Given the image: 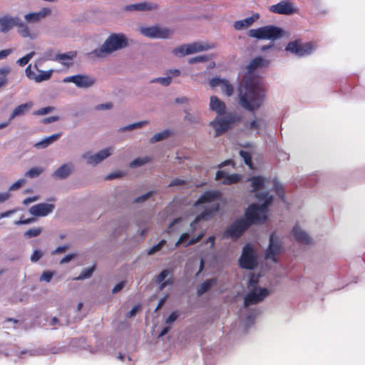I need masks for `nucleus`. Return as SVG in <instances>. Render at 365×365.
Returning a JSON list of instances; mask_svg holds the SVG:
<instances>
[{
    "label": "nucleus",
    "instance_id": "5701e85b",
    "mask_svg": "<svg viewBox=\"0 0 365 365\" xmlns=\"http://www.w3.org/2000/svg\"><path fill=\"white\" fill-rule=\"evenodd\" d=\"M187 46L188 50L187 51V53L192 54L197 52L212 49L215 48L216 45L215 43L195 42L187 44Z\"/></svg>",
    "mask_w": 365,
    "mask_h": 365
},
{
    "label": "nucleus",
    "instance_id": "37998d69",
    "mask_svg": "<svg viewBox=\"0 0 365 365\" xmlns=\"http://www.w3.org/2000/svg\"><path fill=\"white\" fill-rule=\"evenodd\" d=\"M43 232L42 227H34L24 232V236L29 238L38 236Z\"/></svg>",
    "mask_w": 365,
    "mask_h": 365
},
{
    "label": "nucleus",
    "instance_id": "ddd939ff",
    "mask_svg": "<svg viewBox=\"0 0 365 365\" xmlns=\"http://www.w3.org/2000/svg\"><path fill=\"white\" fill-rule=\"evenodd\" d=\"M282 247L278 238L272 233L269 237V247L266 251V258L276 262L275 256L282 252Z\"/></svg>",
    "mask_w": 365,
    "mask_h": 365
},
{
    "label": "nucleus",
    "instance_id": "a19ab883",
    "mask_svg": "<svg viewBox=\"0 0 365 365\" xmlns=\"http://www.w3.org/2000/svg\"><path fill=\"white\" fill-rule=\"evenodd\" d=\"M221 90L227 96H231L234 92L233 86L227 80L221 86Z\"/></svg>",
    "mask_w": 365,
    "mask_h": 365
},
{
    "label": "nucleus",
    "instance_id": "e433bc0d",
    "mask_svg": "<svg viewBox=\"0 0 365 365\" xmlns=\"http://www.w3.org/2000/svg\"><path fill=\"white\" fill-rule=\"evenodd\" d=\"M170 135V131L169 130H165L161 132H159L158 133H155L154 135L152 136V138L150 139V143H155L159 141H161L168 137H169Z\"/></svg>",
    "mask_w": 365,
    "mask_h": 365
},
{
    "label": "nucleus",
    "instance_id": "9b49d317",
    "mask_svg": "<svg viewBox=\"0 0 365 365\" xmlns=\"http://www.w3.org/2000/svg\"><path fill=\"white\" fill-rule=\"evenodd\" d=\"M269 292L266 288L255 287L250 291L244 299V307L247 308L252 304L259 303L268 296Z\"/></svg>",
    "mask_w": 365,
    "mask_h": 365
},
{
    "label": "nucleus",
    "instance_id": "6e6d98bb",
    "mask_svg": "<svg viewBox=\"0 0 365 365\" xmlns=\"http://www.w3.org/2000/svg\"><path fill=\"white\" fill-rule=\"evenodd\" d=\"M113 107V104L110 102L98 104L95 106L94 109L96 110H110Z\"/></svg>",
    "mask_w": 365,
    "mask_h": 365
},
{
    "label": "nucleus",
    "instance_id": "f3484780",
    "mask_svg": "<svg viewBox=\"0 0 365 365\" xmlns=\"http://www.w3.org/2000/svg\"><path fill=\"white\" fill-rule=\"evenodd\" d=\"M51 14V9L48 8H42L36 12L28 13L24 16V19L28 23H37Z\"/></svg>",
    "mask_w": 365,
    "mask_h": 365
},
{
    "label": "nucleus",
    "instance_id": "e2e57ef3",
    "mask_svg": "<svg viewBox=\"0 0 365 365\" xmlns=\"http://www.w3.org/2000/svg\"><path fill=\"white\" fill-rule=\"evenodd\" d=\"M186 181L182 179L175 178L170 181L168 186L169 187H175V186H181L185 185Z\"/></svg>",
    "mask_w": 365,
    "mask_h": 365
},
{
    "label": "nucleus",
    "instance_id": "dca6fc26",
    "mask_svg": "<svg viewBox=\"0 0 365 365\" xmlns=\"http://www.w3.org/2000/svg\"><path fill=\"white\" fill-rule=\"evenodd\" d=\"M17 16H11L9 14L0 17V32L6 34L15 27L18 22Z\"/></svg>",
    "mask_w": 365,
    "mask_h": 365
},
{
    "label": "nucleus",
    "instance_id": "5fc2aeb1",
    "mask_svg": "<svg viewBox=\"0 0 365 365\" xmlns=\"http://www.w3.org/2000/svg\"><path fill=\"white\" fill-rule=\"evenodd\" d=\"M68 324V320H66L65 322H63L61 320L58 319L57 317H53L49 322V325L52 327H62Z\"/></svg>",
    "mask_w": 365,
    "mask_h": 365
},
{
    "label": "nucleus",
    "instance_id": "7ed1b4c3",
    "mask_svg": "<svg viewBox=\"0 0 365 365\" xmlns=\"http://www.w3.org/2000/svg\"><path fill=\"white\" fill-rule=\"evenodd\" d=\"M128 41L123 33L111 34L103 43L93 51L92 53L97 58H103L113 52L126 48Z\"/></svg>",
    "mask_w": 365,
    "mask_h": 365
},
{
    "label": "nucleus",
    "instance_id": "603ef678",
    "mask_svg": "<svg viewBox=\"0 0 365 365\" xmlns=\"http://www.w3.org/2000/svg\"><path fill=\"white\" fill-rule=\"evenodd\" d=\"M240 155L243 158L245 163L250 167H252V157L250 153L245 150H240Z\"/></svg>",
    "mask_w": 365,
    "mask_h": 365
},
{
    "label": "nucleus",
    "instance_id": "9d476101",
    "mask_svg": "<svg viewBox=\"0 0 365 365\" xmlns=\"http://www.w3.org/2000/svg\"><path fill=\"white\" fill-rule=\"evenodd\" d=\"M114 151L113 147L104 148L97 153L92 154L91 152L84 153L81 158L86 160V163L89 165L96 166L98 163L108 158Z\"/></svg>",
    "mask_w": 365,
    "mask_h": 365
},
{
    "label": "nucleus",
    "instance_id": "cd10ccee",
    "mask_svg": "<svg viewBox=\"0 0 365 365\" xmlns=\"http://www.w3.org/2000/svg\"><path fill=\"white\" fill-rule=\"evenodd\" d=\"M15 27L17 28V33L22 38H34V35L31 32L29 26L19 17Z\"/></svg>",
    "mask_w": 365,
    "mask_h": 365
},
{
    "label": "nucleus",
    "instance_id": "69168bd1",
    "mask_svg": "<svg viewBox=\"0 0 365 365\" xmlns=\"http://www.w3.org/2000/svg\"><path fill=\"white\" fill-rule=\"evenodd\" d=\"M69 248V246L68 245H64L63 246H59L56 247L52 252V255H57L61 254L63 252H65Z\"/></svg>",
    "mask_w": 365,
    "mask_h": 365
},
{
    "label": "nucleus",
    "instance_id": "393cba45",
    "mask_svg": "<svg viewBox=\"0 0 365 365\" xmlns=\"http://www.w3.org/2000/svg\"><path fill=\"white\" fill-rule=\"evenodd\" d=\"M219 208H220V205L218 202H215V204H213L212 205V207L209 209H205V210L204 212H202V213H200V215H198L195 221L192 222L191 224H190V226L192 227L193 225L195 223H196L197 222H199L200 220H207L208 219H210V217L216 212H217L219 210Z\"/></svg>",
    "mask_w": 365,
    "mask_h": 365
},
{
    "label": "nucleus",
    "instance_id": "7c9ffc66",
    "mask_svg": "<svg viewBox=\"0 0 365 365\" xmlns=\"http://www.w3.org/2000/svg\"><path fill=\"white\" fill-rule=\"evenodd\" d=\"M250 180L251 182V185L252 187V190H251V192H256V195L257 194V190L259 189H262L264 187L265 178L262 176H255L251 178ZM267 192L269 194L268 191H265L264 192ZM261 192H258V193Z\"/></svg>",
    "mask_w": 365,
    "mask_h": 365
},
{
    "label": "nucleus",
    "instance_id": "3c124183",
    "mask_svg": "<svg viewBox=\"0 0 365 365\" xmlns=\"http://www.w3.org/2000/svg\"><path fill=\"white\" fill-rule=\"evenodd\" d=\"M54 275V272L44 271L40 277L41 282H50Z\"/></svg>",
    "mask_w": 365,
    "mask_h": 365
},
{
    "label": "nucleus",
    "instance_id": "49530a36",
    "mask_svg": "<svg viewBox=\"0 0 365 365\" xmlns=\"http://www.w3.org/2000/svg\"><path fill=\"white\" fill-rule=\"evenodd\" d=\"M166 244V240H160L157 245L153 246L151 248H150L148 250V255H152L156 253L157 252L160 251L162 247Z\"/></svg>",
    "mask_w": 365,
    "mask_h": 365
},
{
    "label": "nucleus",
    "instance_id": "680f3d73",
    "mask_svg": "<svg viewBox=\"0 0 365 365\" xmlns=\"http://www.w3.org/2000/svg\"><path fill=\"white\" fill-rule=\"evenodd\" d=\"M42 256H43V252L41 250H36L34 252V253L31 256V261L32 262H36L41 258Z\"/></svg>",
    "mask_w": 365,
    "mask_h": 365
},
{
    "label": "nucleus",
    "instance_id": "4d7b16f0",
    "mask_svg": "<svg viewBox=\"0 0 365 365\" xmlns=\"http://www.w3.org/2000/svg\"><path fill=\"white\" fill-rule=\"evenodd\" d=\"M190 235L188 233H182L178 240L175 243V247H178L179 246L180 244H182V243H185L187 244V242L190 241Z\"/></svg>",
    "mask_w": 365,
    "mask_h": 365
},
{
    "label": "nucleus",
    "instance_id": "c03bdc74",
    "mask_svg": "<svg viewBox=\"0 0 365 365\" xmlns=\"http://www.w3.org/2000/svg\"><path fill=\"white\" fill-rule=\"evenodd\" d=\"M273 186H274L278 196L281 198V200L282 201H284L285 197H284V192L282 190V185L280 184V182L277 179H274L273 180Z\"/></svg>",
    "mask_w": 365,
    "mask_h": 365
},
{
    "label": "nucleus",
    "instance_id": "13d9d810",
    "mask_svg": "<svg viewBox=\"0 0 365 365\" xmlns=\"http://www.w3.org/2000/svg\"><path fill=\"white\" fill-rule=\"evenodd\" d=\"M54 110H55V108L52 107V106L44 107V108H42L38 110L36 112V114L38 115H46V114L53 111Z\"/></svg>",
    "mask_w": 365,
    "mask_h": 365
},
{
    "label": "nucleus",
    "instance_id": "473e14b6",
    "mask_svg": "<svg viewBox=\"0 0 365 365\" xmlns=\"http://www.w3.org/2000/svg\"><path fill=\"white\" fill-rule=\"evenodd\" d=\"M11 68L9 66L0 67V89L8 84V75L11 73Z\"/></svg>",
    "mask_w": 365,
    "mask_h": 365
},
{
    "label": "nucleus",
    "instance_id": "20e7f679",
    "mask_svg": "<svg viewBox=\"0 0 365 365\" xmlns=\"http://www.w3.org/2000/svg\"><path fill=\"white\" fill-rule=\"evenodd\" d=\"M240 120V117L234 113H227L222 115H217L210 123V125L215 129V137H217L226 132L231 125Z\"/></svg>",
    "mask_w": 365,
    "mask_h": 365
},
{
    "label": "nucleus",
    "instance_id": "0eeeda50",
    "mask_svg": "<svg viewBox=\"0 0 365 365\" xmlns=\"http://www.w3.org/2000/svg\"><path fill=\"white\" fill-rule=\"evenodd\" d=\"M285 50L294 53L298 57H302L310 54L314 50V46L311 42L302 43L299 40L290 41Z\"/></svg>",
    "mask_w": 365,
    "mask_h": 365
},
{
    "label": "nucleus",
    "instance_id": "bb28decb",
    "mask_svg": "<svg viewBox=\"0 0 365 365\" xmlns=\"http://www.w3.org/2000/svg\"><path fill=\"white\" fill-rule=\"evenodd\" d=\"M259 16L258 14H255L252 16L245 18L242 20L236 21L234 23V28L236 30H242L247 29L255 21L259 19Z\"/></svg>",
    "mask_w": 365,
    "mask_h": 365
},
{
    "label": "nucleus",
    "instance_id": "8fccbe9b",
    "mask_svg": "<svg viewBox=\"0 0 365 365\" xmlns=\"http://www.w3.org/2000/svg\"><path fill=\"white\" fill-rule=\"evenodd\" d=\"M187 50H188L187 44H184V45L179 46L178 48H175L173 51V53L175 56L180 55V56H183L190 54V53H187Z\"/></svg>",
    "mask_w": 365,
    "mask_h": 365
},
{
    "label": "nucleus",
    "instance_id": "58836bf2",
    "mask_svg": "<svg viewBox=\"0 0 365 365\" xmlns=\"http://www.w3.org/2000/svg\"><path fill=\"white\" fill-rule=\"evenodd\" d=\"M43 172V168L41 167H34L29 169L26 173L25 176L29 178H35L39 176Z\"/></svg>",
    "mask_w": 365,
    "mask_h": 365
},
{
    "label": "nucleus",
    "instance_id": "09e8293b",
    "mask_svg": "<svg viewBox=\"0 0 365 365\" xmlns=\"http://www.w3.org/2000/svg\"><path fill=\"white\" fill-rule=\"evenodd\" d=\"M173 272L171 269H163L157 277L156 278V283H161L163 282H165V279L166 277H168L169 275H172Z\"/></svg>",
    "mask_w": 365,
    "mask_h": 365
},
{
    "label": "nucleus",
    "instance_id": "39448f33",
    "mask_svg": "<svg viewBox=\"0 0 365 365\" xmlns=\"http://www.w3.org/2000/svg\"><path fill=\"white\" fill-rule=\"evenodd\" d=\"M250 37L258 39H268L274 41L280 38L284 35V31L274 26H266L257 29H250L248 32Z\"/></svg>",
    "mask_w": 365,
    "mask_h": 365
},
{
    "label": "nucleus",
    "instance_id": "2eb2a0df",
    "mask_svg": "<svg viewBox=\"0 0 365 365\" xmlns=\"http://www.w3.org/2000/svg\"><path fill=\"white\" fill-rule=\"evenodd\" d=\"M269 11L279 14L290 15L295 12L293 4L288 1H282L277 4L272 5Z\"/></svg>",
    "mask_w": 365,
    "mask_h": 365
},
{
    "label": "nucleus",
    "instance_id": "aec40b11",
    "mask_svg": "<svg viewBox=\"0 0 365 365\" xmlns=\"http://www.w3.org/2000/svg\"><path fill=\"white\" fill-rule=\"evenodd\" d=\"M210 109L215 111L217 115L227 114L226 105L220 101L217 96H211L210 99Z\"/></svg>",
    "mask_w": 365,
    "mask_h": 365
},
{
    "label": "nucleus",
    "instance_id": "423d86ee",
    "mask_svg": "<svg viewBox=\"0 0 365 365\" xmlns=\"http://www.w3.org/2000/svg\"><path fill=\"white\" fill-rule=\"evenodd\" d=\"M139 31L143 36L153 39H167L174 34L173 30L158 25L140 27Z\"/></svg>",
    "mask_w": 365,
    "mask_h": 365
},
{
    "label": "nucleus",
    "instance_id": "6e6552de",
    "mask_svg": "<svg viewBox=\"0 0 365 365\" xmlns=\"http://www.w3.org/2000/svg\"><path fill=\"white\" fill-rule=\"evenodd\" d=\"M239 262L241 267L247 269H253L257 267V257L250 245L247 244L243 247Z\"/></svg>",
    "mask_w": 365,
    "mask_h": 365
},
{
    "label": "nucleus",
    "instance_id": "4468645a",
    "mask_svg": "<svg viewBox=\"0 0 365 365\" xmlns=\"http://www.w3.org/2000/svg\"><path fill=\"white\" fill-rule=\"evenodd\" d=\"M55 205L48 203H39L30 207L29 212L36 217H44L51 213Z\"/></svg>",
    "mask_w": 365,
    "mask_h": 365
},
{
    "label": "nucleus",
    "instance_id": "de8ad7c7",
    "mask_svg": "<svg viewBox=\"0 0 365 365\" xmlns=\"http://www.w3.org/2000/svg\"><path fill=\"white\" fill-rule=\"evenodd\" d=\"M156 193L155 191L154 190H151V191H149L147 193L144 194V195H142L138 197H136L135 200H134V202L135 203H141V202H143L146 200H148L150 197H151L152 196H153Z\"/></svg>",
    "mask_w": 365,
    "mask_h": 365
},
{
    "label": "nucleus",
    "instance_id": "4be33fe9",
    "mask_svg": "<svg viewBox=\"0 0 365 365\" xmlns=\"http://www.w3.org/2000/svg\"><path fill=\"white\" fill-rule=\"evenodd\" d=\"M158 8V5L152 2H141L128 5L125 6L126 11H154Z\"/></svg>",
    "mask_w": 365,
    "mask_h": 365
},
{
    "label": "nucleus",
    "instance_id": "b1692460",
    "mask_svg": "<svg viewBox=\"0 0 365 365\" xmlns=\"http://www.w3.org/2000/svg\"><path fill=\"white\" fill-rule=\"evenodd\" d=\"M33 103L31 102H28L18 106L14 109L12 113L10 114L9 121L12 120L16 117L24 115L31 109Z\"/></svg>",
    "mask_w": 365,
    "mask_h": 365
},
{
    "label": "nucleus",
    "instance_id": "c756f323",
    "mask_svg": "<svg viewBox=\"0 0 365 365\" xmlns=\"http://www.w3.org/2000/svg\"><path fill=\"white\" fill-rule=\"evenodd\" d=\"M76 51H70L65 53H58L56 54L55 57V60L61 61V63L64 66H70L73 63L71 61H72L76 56Z\"/></svg>",
    "mask_w": 365,
    "mask_h": 365
},
{
    "label": "nucleus",
    "instance_id": "0e129e2a",
    "mask_svg": "<svg viewBox=\"0 0 365 365\" xmlns=\"http://www.w3.org/2000/svg\"><path fill=\"white\" fill-rule=\"evenodd\" d=\"M179 317V314L177 312H172L165 320L166 324H170L173 323Z\"/></svg>",
    "mask_w": 365,
    "mask_h": 365
},
{
    "label": "nucleus",
    "instance_id": "864d4df0",
    "mask_svg": "<svg viewBox=\"0 0 365 365\" xmlns=\"http://www.w3.org/2000/svg\"><path fill=\"white\" fill-rule=\"evenodd\" d=\"M26 183V180L24 178H21L13 183L9 188V191H14L19 189Z\"/></svg>",
    "mask_w": 365,
    "mask_h": 365
},
{
    "label": "nucleus",
    "instance_id": "2f4dec72",
    "mask_svg": "<svg viewBox=\"0 0 365 365\" xmlns=\"http://www.w3.org/2000/svg\"><path fill=\"white\" fill-rule=\"evenodd\" d=\"M217 279L216 278H211L209 279L205 280L203 282L199 289L197 291V294L198 297L202 296L204 293L207 292L210 290V289L217 284Z\"/></svg>",
    "mask_w": 365,
    "mask_h": 365
},
{
    "label": "nucleus",
    "instance_id": "412c9836",
    "mask_svg": "<svg viewBox=\"0 0 365 365\" xmlns=\"http://www.w3.org/2000/svg\"><path fill=\"white\" fill-rule=\"evenodd\" d=\"M72 163H66L60 166L52 175L53 178L59 180L67 178L73 172Z\"/></svg>",
    "mask_w": 365,
    "mask_h": 365
},
{
    "label": "nucleus",
    "instance_id": "338daca9",
    "mask_svg": "<svg viewBox=\"0 0 365 365\" xmlns=\"http://www.w3.org/2000/svg\"><path fill=\"white\" fill-rule=\"evenodd\" d=\"M126 283V281H121L119 283H118L112 289L113 294H116L122 290V289L124 287L125 284Z\"/></svg>",
    "mask_w": 365,
    "mask_h": 365
},
{
    "label": "nucleus",
    "instance_id": "79ce46f5",
    "mask_svg": "<svg viewBox=\"0 0 365 365\" xmlns=\"http://www.w3.org/2000/svg\"><path fill=\"white\" fill-rule=\"evenodd\" d=\"M36 53L35 51H31L29 53H27L26 56H24V57L18 59L16 61V63L20 66H24L25 65H26L29 61L35 56Z\"/></svg>",
    "mask_w": 365,
    "mask_h": 365
},
{
    "label": "nucleus",
    "instance_id": "4c0bfd02",
    "mask_svg": "<svg viewBox=\"0 0 365 365\" xmlns=\"http://www.w3.org/2000/svg\"><path fill=\"white\" fill-rule=\"evenodd\" d=\"M94 271H95V266H93V267H88V268H84L81 271L80 275L77 277H75L74 279L75 280H83L85 279H88L92 276Z\"/></svg>",
    "mask_w": 365,
    "mask_h": 365
},
{
    "label": "nucleus",
    "instance_id": "052dcab7",
    "mask_svg": "<svg viewBox=\"0 0 365 365\" xmlns=\"http://www.w3.org/2000/svg\"><path fill=\"white\" fill-rule=\"evenodd\" d=\"M124 175V173L121 171H115L110 173L106 177V180H112L116 178H120Z\"/></svg>",
    "mask_w": 365,
    "mask_h": 365
},
{
    "label": "nucleus",
    "instance_id": "bf43d9fd",
    "mask_svg": "<svg viewBox=\"0 0 365 365\" xmlns=\"http://www.w3.org/2000/svg\"><path fill=\"white\" fill-rule=\"evenodd\" d=\"M225 79H221L220 78H212L210 81V86L211 87H217V86H221L222 83L225 82Z\"/></svg>",
    "mask_w": 365,
    "mask_h": 365
},
{
    "label": "nucleus",
    "instance_id": "f257e3e1",
    "mask_svg": "<svg viewBox=\"0 0 365 365\" xmlns=\"http://www.w3.org/2000/svg\"><path fill=\"white\" fill-rule=\"evenodd\" d=\"M269 63V61L258 56L247 66V73L242 78L238 88L239 104L247 110L253 112L259 109L264 101V88L253 72L258 68L267 67Z\"/></svg>",
    "mask_w": 365,
    "mask_h": 365
},
{
    "label": "nucleus",
    "instance_id": "f03ea898",
    "mask_svg": "<svg viewBox=\"0 0 365 365\" xmlns=\"http://www.w3.org/2000/svg\"><path fill=\"white\" fill-rule=\"evenodd\" d=\"M256 198L262 201L261 205L252 204L245 212V218H241L227 227L223 233V238L238 239L248 227L253 224L262 222L267 219V208L273 201V196L267 192L257 193Z\"/></svg>",
    "mask_w": 365,
    "mask_h": 365
},
{
    "label": "nucleus",
    "instance_id": "6ab92c4d",
    "mask_svg": "<svg viewBox=\"0 0 365 365\" xmlns=\"http://www.w3.org/2000/svg\"><path fill=\"white\" fill-rule=\"evenodd\" d=\"M221 197L220 192L215 190H208L205 192L195 202V205L199 204L214 202L219 200Z\"/></svg>",
    "mask_w": 365,
    "mask_h": 365
},
{
    "label": "nucleus",
    "instance_id": "f704fd0d",
    "mask_svg": "<svg viewBox=\"0 0 365 365\" xmlns=\"http://www.w3.org/2000/svg\"><path fill=\"white\" fill-rule=\"evenodd\" d=\"M147 124H148V121H147V120H143V121H139L137 123H131L126 126L120 128L118 130V132L122 133V132H125V131L133 130L135 129L140 128L143 125H145Z\"/></svg>",
    "mask_w": 365,
    "mask_h": 365
},
{
    "label": "nucleus",
    "instance_id": "72a5a7b5",
    "mask_svg": "<svg viewBox=\"0 0 365 365\" xmlns=\"http://www.w3.org/2000/svg\"><path fill=\"white\" fill-rule=\"evenodd\" d=\"M267 125L268 123L266 119L263 118H255V119L250 123L249 128L251 130H257L259 128H265Z\"/></svg>",
    "mask_w": 365,
    "mask_h": 365
},
{
    "label": "nucleus",
    "instance_id": "a18cd8bd",
    "mask_svg": "<svg viewBox=\"0 0 365 365\" xmlns=\"http://www.w3.org/2000/svg\"><path fill=\"white\" fill-rule=\"evenodd\" d=\"M210 59V56H209L207 55H200V56L190 58L188 60V63H191V64H194V63H197L208 61Z\"/></svg>",
    "mask_w": 365,
    "mask_h": 365
},
{
    "label": "nucleus",
    "instance_id": "c9c22d12",
    "mask_svg": "<svg viewBox=\"0 0 365 365\" xmlns=\"http://www.w3.org/2000/svg\"><path fill=\"white\" fill-rule=\"evenodd\" d=\"M152 158L150 157L146 156L144 158H138L135 160H132L129 163V166L132 168L140 167L144 165L151 161Z\"/></svg>",
    "mask_w": 365,
    "mask_h": 365
},
{
    "label": "nucleus",
    "instance_id": "a211bd4d",
    "mask_svg": "<svg viewBox=\"0 0 365 365\" xmlns=\"http://www.w3.org/2000/svg\"><path fill=\"white\" fill-rule=\"evenodd\" d=\"M216 180H222L225 185L236 183L241 180V175L238 174L229 175L224 170H219L216 173Z\"/></svg>",
    "mask_w": 365,
    "mask_h": 365
},
{
    "label": "nucleus",
    "instance_id": "c85d7f7f",
    "mask_svg": "<svg viewBox=\"0 0 365 365\" xmlns=\"http://www.w3.org/2000/svg\"><path fill=\"white\" fill-rule=\"evenodd\" d=\"M61 136V133L53 134V135L48 136V137L43 138V140L36 143L34 144V147L36 149L46 148L48 145L52 144L54 141L58 140Z\"/></svg>",
    "mask_w": 365,
    "mask_h": 365
},
{
    "label": "nucleus",
    "instance_id": "1a4fd4ad",
    "mask_svg": "<svg viewBox=\"0 0 365 365\" xmlns=\"http://www.w3.org/2000/svg\"><path fill=\"white\" fill-rule=\"evenodd\" d=\"M63 82L73 83L79 88L86 89L94 86L96 80L94 77L89 75L77 74L64 78Z\"/></svg>",
    "mask_w": 365,
    "mask_h": 365
},
{
    "label": "nucleus",
    "instance_id": "ea45409f",
    "mask_svg": "<svg viewBox=\"0 0 365 365\" xmlns=\"http://www.w3.org/2000/svg\"><path fill=\"white\" fill-rule=\"evenodd\" d=\"M171 82H172L171 76L158 77V78H153L150 81L151 83H160L164 86H170Z\"/></svg>",
    "mask_w": 365,
    "mask_h": 365
},
{
    "label": "nucleus",
    "instance_id": "774afa93",
    "mask_svg": "<svg viewBox=\"0 0 365 365\" xmlns=\"http://www.w3.org/2000/svg\"><path fill=\"white\" fill-rule=\"evenodd\" d=\"M255 316H256L255 312H252V313H250L247 314V316L246 317V319H245L247 326H250L251 324H252L254 323Z\"/></svg>",
    "mask_w": 365,
    "mask_h": 365
},
{
    "label": "nucleus",
    "instance_id": "f8f14e48",
    "mask_svg": "<svg viewBox=\"0 0 365 365\" xmlns=\"http://www.w3.org/2000/svg\"><path fill=\"white\" fill-rule=\"evenodd\" d=\"M38 61H36L34 67L39 73L36 74L35 72L31 70V65L30 64L25 70V73L27 78L30 80L34 81L36 83H41L49 80L53 73V70L42 71L38 68Z\"/></svg>",
    "mask_w": 365,
    "mask_h": 365
},
{
    "label": "nucleus",
    "instance_id": "a878e982",
    "mask_svg": "<svg viewBox=\"0 0 365 365\" xmlns=\"http://www.w3.org/2000/svg\"><path fill=\"white\" fill-rule=\"evenodd\" d=\"M292 234L297 241L300 243L308 245L311 243V238L309 235L302 230L298 225L292 229Z\"/></svg>",
    "mask_w": 365,
    "mask_h": 365
}]
</instances>
